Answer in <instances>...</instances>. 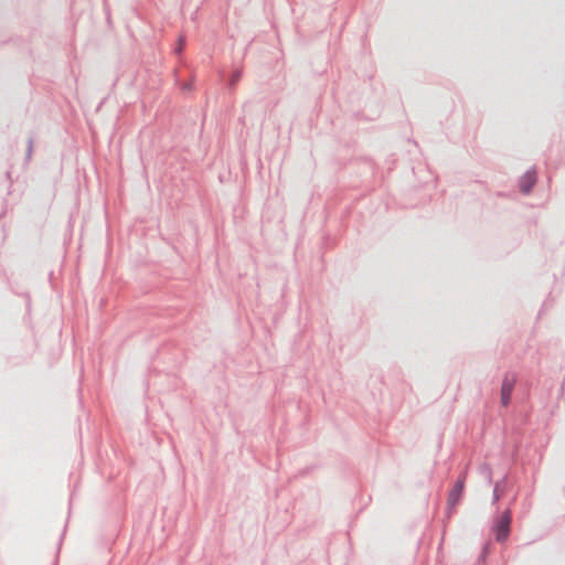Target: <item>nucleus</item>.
I'll return each instance as SVG.
<instances>
[{
	"label": "nucleus",
	"mask_w": 565,
	"mask_h": 565,
	"mask_svg": "<svg viewBox=\"0 0 565 565\" xmlns=\"http://www.w3.org/2000/svg\"><path fill=\"white\" fill-rule=\"evenodd\" d=\"M511 524V513L505 511L497 521L494 525V534L497 541H504L509 536Z\"/></svg>",
	"instance_id": "1"
},
{
	"label": "nucleus",
	"mask_w": 565,
	"mask_h": 565,
	"mask_svg": "<svg viewBox=\"0 0 565 565\" xmlns=\"http://www.w3.org/2000/svg\"><path fill=\"white\" fill-rule=\"evenodd\" d=\"M515 384V376H505L501 386V402L505 406L509 404L511 394Z\"/></svg>",
	"instance_id": "2"
},
{
	"label": "nucleus",
	"mask_w": 565,
	"mask_h": 565,
	"mask_svg": "<svg viewBox=\"0 0 565 565\" xmlns=\"http://www.w3.org/2000/svg\"><path fill=\"white\" fill-rule=\"evenodd\" d=\"M463 488H465V481H463V479H459L455 483L452 489L450 490V492L448 494V504L451 508H455L459 503L462 492H463Z\"/></svg>",
	"instance_id": "3"
},
{
	"label": "nucleus",
	"mask_w": 565,
	"mask_h": 565,
	"mask_svg": "<svg viewBox=\"0 0 565 565\" xmlns=\"http://www.w3.org/2000/svg\"><path fill=\"white\" fill-rule=\"evenodd\" d=\"M536 181V174L534 171L526 172L520 181L521 191L527 193Z\"/></svg>",
	"instance_id": "4"
}]
</instances>
